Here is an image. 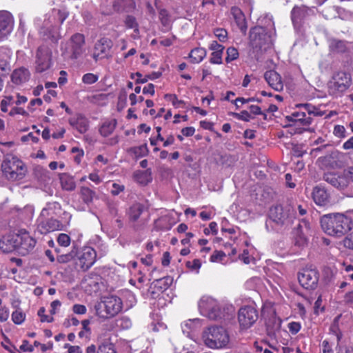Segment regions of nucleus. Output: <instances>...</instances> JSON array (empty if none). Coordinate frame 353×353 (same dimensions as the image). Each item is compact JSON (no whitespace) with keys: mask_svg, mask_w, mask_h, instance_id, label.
Listing matches in <instances>:
<instances>
[{"mask_svg":"<svg viewBox=\"0 0 353 353\" xmlns=\"http://www.w3.org/2000/svg\"><path fill=\"white\" fill-rule=\"evenodd\" d=\"M186 266L192 270H196L198 272L201 266V262L199 259H196L192 261H187Z\"/></svg>","mask_w":353,"mask_h":353,"instance_id":"obj_56","label":"nucleus"},{"mask_svg":"<svg viewBox=\"0 0 353 353\" xmlns=\"http://www.w3.org/2000/svg\"><path fill=\"white\" fill-rule=\"evenodd\" d=\"M264 78L269 85L276 91H281L283 89L281 77L276 71H266L264 74Z\"/></svg>","mask_w":353,"mask_h":353,"instance_id":"obj_21","label":"nucleus"},{"mask_svg":"<svg viewBox=\"0 0 353 353\" xmlns=\"http://www.w3.org/2000/svg\"><path fill=\"white\" fill-rule=\"evenodd\" d=\"M307 10L305 7L295 6L291 12V19L295 27L300 26L302 20L306 17Z\"/></svg>","mask_w":353,"mask_h":353,"instance_id":"obj_24","label":"nucleus"},{"mask_svg":"<svg viewBox=\"0 0 353 353\" xmlns=\"http://www.w3.org/2000/svg\"><path fill=\"white\" fill-rule=\"evenodd\" d=\"M67 17L68 14L65 11L52 9L45 14L43 21L41 19H37V23L43 28H60Z\"/></svg>","mask_w":353,"mask_h":353,"instance_id":"obj_8","label":"nucleus"},{"mask_svg":"<svg viewBox=\"0 0 353 353\" xmlns=\"http://www.w3.org/2000/svg\"><path fill=\"white\" fill-rule=\"evenodd\" d=\"M288 328L292 334H296L299 332L301 329V325L297 322H291L288 325Z\"/></svg>","mask_w":353,"mask_h":353,"instance_id":"obj_63","label":"nucleus"},{"mask_svg":"<svg viewBox=\"0 0 353 353\" xmlns=\"http://www.w3.org/2000/svg\"><path fill=\"white\" fill-rule=\"evenodd\" d=\"M233 115L235 118L244 121H249L252 119L250 114L246 110H243L240 113H233Z\"/></svg>","mask_w":353,"mask_h":353,"instance_id":"obj_54","label":"nucleus"},{"mask_svg":"<svg viewBox=\"0 0 353 353\" xmlns=\"http://www.w3.org/2000/svg\"><path fill=\"white\" fill-rule=\"evenodd\" d=\"M199 308L201 313L210 319L219 320L225 318V309L210 296H203L199 302Z\"/></svg>","mask_w":353,"mask_h":353,"instance_id":"obj_5","label":"nucleus"},{"mask_svg":"<svg viewBox=\"0 0 353 353\" xmlns=\"http://www.w3.org/2000/svg\"><path fill=\"white\" fill-rule=\"evenodd\" d=\"M77 254V251L75 247L73 248L71 252L66 254L60 255L57 257V261L59 263H67L72 260Z\"/></svg>","mask_w":353,"mask_h":353,"instance_id":"obj_42","label":"nucleus"},{"mask_svg":"<svg viewBox=\"0 0 353 353\" xmlns=\"http://www.w3.org/2000/svg\"><path fill=\"white\" fill-rule=\"evenodd\" d=\"M323 180L334 186V188L343 190L349 185L347 176H346V169L342 173L328 172L325 173L323 177Z\"/></svg>","mask_w":353,"mask_h":353,"instance_id":"obj_13","label":"nucleus"},{"mask_svg":"<svg viewBox=\"0 0 353 353\" xmlns=\"http://www.w3.org/2000/svg\"><path fill=\"white\" fill-rule=\"evenodd\" d=\"M202 336L205 345L212 349L225 347L230 341L229 334L222 326L208 327L203 331Z\"/></svg>","mask_w":353,"mask_h":353,"instance_id":"obj_3","label":"nucleus"},{"mask_svg":"<svg viewBox=\"0 0 353 353\" xmlns=\"http://www.w3.org/2000/svg\"><path fill=\"white\" fill-rule=\"evenodd\" d=\"M319 274L316 269L305 268L299 273L298 279L299 283L305 289L313 290L318 283Z\"/></svg>","mask_w":353,"mask_h":353,"instance_id":"obj_9","label":"nucleus"},{"mask_svg":"<svg viewBox=\"0 0 353 353\" xmlns=\"http://www.w3.org/2000/svg\"><path fill=\"white\" fill-rule=\"evenodd\" d=\"M25 319L26 314L21 310H16L12 314V320L15 324H21Z\"/></svg>","mask_w":353,"mask_h":353,"instance_id":"obj_43","label":"nucleus"},{"mask_svg":"<svg viewBox=\"0 0 353 353\" xmlns=\"http://www.w3.org/2000/svg\"><path fill=\"white\" fill-rule=\"evenodd\" d=\"M13 24L12 14L8 11H0V39L6 37L11 32Z\"/></svg>","mask_w":353,"mask_h":353,"instance_id":"obj_18","label":"nucleus"},{"mask_svg":"<svg viewBox=\"0 0 353 353\" xmlns=\"http://www.w3.org/2000/svg\"><path fill=\"white\" fill-rule=\"evenodd\" d=\"M270 218L276 223H282L285 214L283 213V207L281 205H276L270 208Z\"/></svg>","mask_w":353,"mask_h":353,"instance_id":"obj_32","label":"nucleus"},{"mask_svg":"<svg viewBox=\"0 0 353 353\" xmlns=\"http://www.w3.org/2000/svg\"><path fill=\"white\" fill-rule=\"evenodd\" d=\"M272 31L262 26H254L250 30L249 43L254 52L266 50L272 43Z\"/></svg>","mask_w":353,"mask_h":353,"instance_id":"obj_2","label":"nucleus"},{"mask_svg":"<svg viewBox=\"0 0 353 353\" xmlns=\"http://www.w3.org/2000/svg\"><path fill=\"white\" fill-rule=\"evenodd\" d=\"M206 56V50L203 48H196L191 50L189 57L191 62L198 63L201 62Z\"/></svg>","mask_w":353,"mask_h":353,"instance_id":"obj_33","label":"nucleus"},{"mask_svg":"<svg viewBox=\"0 0 353 353\" xmlns=\"http://www.w3.org/2000/svg\"><path fill=\"white\" fill-rule=\"evenodd\" d=\"M108 212L112 216H119V203L113 201H108L107 203Z\"/></svg>","mask_w":353,"mask_h":353,"instance_id":"obj_46","label":"nucleus"},{"mask_svg":"<svg viewBox=\"0 0 353 353\" xmlns=\"http://www.w3.org/2000/svg\"><path fill=\"white\" fill-rule=\"evenodd\" d=\"M57 242L61 246L68 247L70 243V237L64 233L59 234L57 237Z\"/></svg>","mask_w":353,"mask_h":353,"instance_id":"obj_50","label":"nucleus"},{"mask_svg":"<svg viewBox=\"0 0 353 353\" xmlns=\"http://www.w3.org/2000/svg\"><path fill=\"white\" fill-rule=\"evenodd\" d=\"M1 169L6 178L12 181L23 179L26 172L23 163L14 157L5 159L1 164Z\"/></svg>","mask_w":353,"mask_h":353,"instance_id":"obj_6","label":"nucleus"},{"mask_svg":"<svg viewBox=\"0 0 353 353\" xmlns=\"http://www.w3.org/2000/svg\"><path fill=\"white\" fill-rule=\"evenodd\" d=\"M70 58L78 59L84 52L85 37L80 33L74 34L70 39Z\"/></svg>","mask_w":353,"mask_h":353,"instance_id":"obj_16","label":"nucleus"},{"mask_svg":"<svg viewBox=\"0 0 353 353\" xmlns=\"http://www.w3.org/2000/svg\"><path fill=\"white\" fill-rule=\"evenodd\" d=\"M159 19L163 26H167L169 22L167 10L162 9L159 11Z\"/></svg>","mask_w":353,"mask_h":353,"instance_id":"obj_61","label":"nucleus"},{"mask_svg":"<svg viewBox=\"0 0 353 353\" xmlns=\"http://www.w3.org/2000/svg\"><path fill=\"white\" fill-rule=\"evenodd\" d=\"M238 319L241 327L248 329L257 320L258 313L253 307L245 306L239 310Z\"/></svg>","mask_w":353,"mask_h":353,"instance_id":"obj_11","label":"nucleus"},{"mask_svg":"<svg viewBox=\"0 0 353 353\" xmlns=\"http://www.w3.org/2000/svg\"><path fill=\"white\" fill-rule=\"evenodd\" d=\"M312 196L314 203L320 206H325L330 203V195L324 187L321 185L313 188Z\"/></svg>","mask_w":353,"mask_h":353,"instance_id":"obj_19","label":"nucleus"},{"mask_svg":"<svg viewBox=\"0 0 353 353\" xmlns=\"http://www.w3.org/2000/svg\"><path fill=\"white\" fill-rule=\"evenodd\" d=\"M112 47L110 39L103 37L98 40L94 47L92 58L95 61L105 57Z\"/></svg>","mask_w":353,"mask_h":353,"instance_id":"obj_17","label":"nucleus"},{"mask_svg":"<svg viewBox=\"0 0 353 353\" xmlns=\"http://www.w3.org/2000/svg\"><path fill=\"white\" fill-rule=\"evenodd\" d=\"M61 223L57 219L52 218L41 221L38 225V228L42 234L61 230Z\"/></svg>","mask_w":353,"mask_h":353,"instance_id":"obj_22","label":"nucleus"},{"mask_svg":"<svg viewBox=\"0 0 353 353\" xmlns=\"http://www.w3.org/2000/svg\"><path fill=\"white\" fill-rule=\"evenodd\" d=\"M9 317V310L6 307H0V321L5 322Z\"/></svg>","mask_w":353,"mask_h":353,"instance_id":"obj_62","label":"nucleus"},{"mask_svg":"<svg viewBox=\"0 0 353 353\" xmlns=\"http://www.w3.org/2000/svg\"><path fill=\"white\" fill-rule=\"evenodd\" d=\"M134 178L137 182L142 185H147L152 181V170L150 168L145 170H138L134 174Z\"/></svg>","mask_w":353,"mask_h":353,"instance_id":"obj_29","label":"nucleus"},{"mask_svg":"<svg viewBox=\"0 0 353 353\" xmlns=\"http://www.w3.org/2000/svg\"><path fill=\"white\" fill-rule=\"evenodd\" d=\"M231 14L241 32L245 34L248 27L243 12L240 8L234 6L231 8Z\"/></svg>","mask_w":353,"mask_h":353,"instance_id":"obj_23","label":"nucleus"},{"mask_svg":"<svg viewBox=\"0 0 353 353\" xmlns=\"http://www.w3.org/2000/svg\"><path fill=\"white\" fill-rule=\"evenodd\" d=\"M226 54L225 61L227 63L234 61L239 57V52L237 49L234 47H229L226 50Z\"/></svg>","mask_w":353,"mask_h":353,"instance_id":"obj_45","label":"nucleus"},{"mask_svg":"<svg viewBox=\"0 0 353 353\" xmlns=\"http://www.w3.org/2000/svg\"><path fill=\"white\" fill-rule=\"evenodd\" d=\"M16 114H21L23 116H26V115H28V113L22 108L12 107L11 110L9 112V115L11 117H13Z\"/></svg>","mask_w":353,"mask_h":353,"instance_id":"obj_60","label":"nucleus"},{"mask_svg":"<svg viewBox=\"0 0 353 353\" xmlns=\"http://www.w3.org/2000/svg\"><path fill=\"white\" fill-rule=\"evenodd\" d=\"M322 230L329 236L341 237L353 228L351 214L331 213L321 217Z\"/></svg>","mask_w":353,"mask_h":353,"instance_id":"obj_1","label":"nucleus"},{"mask_svg":"<svg viewBox=\"0 0 353 353\" xmlns=\"http://www.w3.org/2000/svg\"><path fill=\"white\" fill-rule=\"evenodd\" d=\"M225 257L224 252L221 250H216L210 256L211 262H221Z\"/></svg>","mask_w":353,"mask_h":353,"instance_id":"obj_52","label":"nucleus"},{"mask_svg":"<svg viewBox=\"0 0 353 353\" xmlns=\"http://www.w3.org/2000/svg\"><path fill=\"white\" fill-rule=\"evenodd\" d=\"M61 210V205L58 202H49L47 203L46 208H44L41 211V216H45L49 214L48 211H53L52 213H55L56 210Z\"/></svg>","mask_w":353,"mask_h":353,"instance_id":"obj_40","label":"nucleus"},{"mask_svg":"<svg viewBox=\"0 0 353 353\" xmlns=\"http://www.w3.org/2000/svg\"><path fill=\"white\" fill-rule=\"evenodd\" d=\"M304 230L307 232L310 230V223L303 219L301 222L298 225V230L300 232V239L303 243H305L307 241L306 237L304 236Z\"/></svg>","mask_w":353,"mask_h":353,"instance_id":"obj_38","label":"nucleus"},{"mask_svg":"<svg viewBox=\"0 0 353 353\" xmlns=\"http://www.w3.org/2000/svg\"><path fill=\"white\" fill-rule=\"evenodd\" d=\"M69 123L81 134L85 133L88 129V121L81 114H78L77 117L70 118Z\"/></svg>","mask_w":353,"mask_h":353,"instance_id":"obj_25","label":"nucleus"},{"mask_svg":"<svg viewBox=\"0 0 353 353\" xmlns=\"http://www.w3.org/2000/svg\"><path fill=\"white\" fill-rule=\"evenodd\" d=\"M333 133L335 136L339 138H344L346 137V130L343 125H335Z\"/></svg>","mask_w":353,"mask_h":353,"instance_id":"obj_53","label":"nucleus"},{"mask_svg":"<svg viewBox=\"0 0 353 353\" xmlns=\"http://www.w3.org/2000/svg\"><path fill=\"white\" fill-rule=\"evenodd\" d=\"M145 210L143 204L140 203H135L132 204L128 210L129 219L132 222H136L140 217L141 214Z\"/></svg>","mask_w":353,"mask_h":353,"instance_id":"obj_27","label":"nucleus"},{"mask_svg":"<svg viewBox=\"0 0 353 353\" xmlns=\"http://www.w3.org/2000/svg\"><path fill=\"white\" fill-rule=\"evenodd\" d=\"M97 258L96 251L91 247H84L79 253V265L83 271L90 268L95 263Z\"/></svg>","mask_w":353,"mask_h":353,"instance_id":"obj_12","label":"nucleus"},{"mask_svg":"<svg viewBox=\"0 0 353 353\" xmlns=\"http://www.w3.org/2000/svg\"><path fill=\"white\" fill-rule=\"evenodd\" d=\"M51 53L46 48L39 47L36 54V70L42 72L50 66Z\"/></svg>","mask_w":353,"mask_h":353,"instance_id":"obj_15","label":"nucleus"},{"mask_svg":"<svg viewBox=\"0 0 353 353\" xmlns=\"http://www.w3.org/2000/svg\"><path fill=\"white\" fill-rule=\"evenodd\" d=\"M343 244L345 248L353 250V232L345 237Z\"/></svg>","mask_w":353,"mask_h":353,"instance_id":"obj_55","label":"nucleus"},{"mask_svg":"<svg viewBox=\"0 0 353 353\" xmlns=\"http://www.w3.org/2000/svg\"><path fill=\"white\" fill-rule=\"evenodd\" d=\"M0 249L3 252L8 253L12 252L13 250H15V248L14 247V243L8 244L5 241H0Z\"/></svg>","mask_w":353,"mask_h":353,"instance_id":"obj_59","label":"nucleus"},{"mask_svg":"<svg viewBox=\"0 0 353 353\" xmlns=\"http://www.w3.org/2000/svg\"><path fill=\"white\" fill-rule=\"evenodd\" d=\"M214 33L219 41L225 42L228 40V32L225 29L216 28Z\"/></svg>","mask_w":353,"mask_h":353,"instance_id":"obj_48","label":"nucleus"},{"mask_svg":"<svg viewBox=\"0 0 353 353\" xmlns=\"http://www.w3.org/2000/svg\"><path fill=\"white\" fill-rule=\"evenodd\" d=\"M329 48L331 52L334 53L344 52L346 50L345 42L336 39L329 40Z\"/></svg>","mask_w":353,"mask_h":353,"instance_id":"obj_31","label":"nucleus"},{"mask_svg":"<svg viewBox=\"0 0 353 353\" xmlns=\"http://www.w3.org/2000/svg\"><path fill=\"white\" fill-rule=\"evenodd\" d=\"M352 85V76L350 73L339 71L335 72L328 83L329 94L334 97H340Z\"/></svg>","mask_w":353,"mask_h":353,"instance_id":"obj_4","label":"nucleus"},{"mask_svg":"<svg viewBox=\"0 0 353 353\" xmlns=\"http://www.w3.org/2000/svg\"><path fill=\"white\" fill-rule=\"evenodd\" d=\"M80 193L82 200L86 204L92 203L96 197V192L88 187H81Z\"/></svg>","mask_w":353,"mask_h":353,"instance_id":"obj_36","label":"nucleus"},{"mask_svg":"<svg viewBox=\"0 0 353 353\" xmlns=\"http://www.w3.org/2000/svg\"><path fill=\"white\" fill-rule=\"evenodd\" d=\"M223 51L212 52L211 54L210 63L213 64H221L222 63V54Z\"/></svg>","mask_w":353,"mask_h":353,"instance_id":"obj_51","label":"nucleus"},{"mask_svg":"<svg viewBox=\"0 0 353 353\" xmlns=\"http://www.w3.org/2000/svg\"><path fill=\"white\" fill-rule=\"evenodd\" d=\"M161 75V72H152L151 74L145 75L143 78H142V77L137 78L135 82L136 83H145L148 81V79L154 80L159 78Z\"/></svg>","mask_w":353,"mask_h":353,"instance_id":"obj_47","label":"nucleus"},{"mask_svg":"<svg viewBox=\"0 0 353 353\" xmlns=\"http://www.w3.org/2000/svg\"><path fill=\"white\" fill-rule=\"evenodd\" d=\"M14 105V97L12 96L5 97L4 99L1 101V110L3 112H7L8 111V107L12 106Z\"/></svg>","mask_w":353,"mask_h":353,"instance_id":"obj_44","label":"nucleus"},{"mask_svg":"<svg viewBox=\"0 0 353 353\" xmlns=\"http://www.w3.org/2000/svg\"><path fill=\"white\" fill-rule=\"evenodd\" d=\"M97 353H117V352L114 344L106 341L99 346Z\"/></svg>","mask_w":353,"mask_h":353,"instance_id":"obj_39","label":"nucleus"},{"mask_svg":"<svg viewBox=\"0 0 353 353\" xmlns=\"http://www.w3.org/2000/svg\"><path fill=\"white\" fill-rule=\"evenodd\" d=\"M116 125L117 121L115 119L109 121H105L101 126L99 129V132L103 137H108L113 132L116 128Z\"/></svg>","mask_w":353,"mask_h":353,"instance_id":"obj_34","label":"nucleus"},{"mask_svg":"<svg viewBox=\"0 0 353 353\" xmlns=\"http://www.w3.org/2000/svg\"><path fill=\"white\" fill-rule=\"evenodd\" d=\"M61 187L63 190L67 191L74 190L76 188V183L72 176L63 173L59 176Z\"/></svg>","mask_w":353,"mask_h":353,"instance_id":"obj_30","label":"nucleus"},{"mask_svg":"<svg viewBox=\"0 0 353 353\" xmlns=\"http://www.w3.org/2000/svg\"><path fill=\"white\" fill-rule=\"evenodd\" d=\"M12 241L15 250L23 256L32 251L36 245V240L25 230H21Z\"/></svg>","mask_w":353,"mask_h":353,"instance_id":"obj_7","label":"nucleus"},{"mask_svg":"<svg viewBox=\"0 0 353 353\" xmlns=\"http://www.w3.org/2000/svg\"><path fill=\"white\" fill-rule=\"evenodd\" d=\"M103 303L107 314L106 318L116 316L122 309L121 299L117 296L105 297Z\"/></svg>","mask_w":353,"mask_h":353,"instance_id":"obj_14","label":"nucleus"},{"mask_svg":"<svg viewBox=\"0 0 353 353\" xmlns=\"http://www.w3.org/2000/svg\"><path fill=\"white\" fill-rule=\"evenodd\" d=\"M46 309L42 307L38 311V315L41 317V322H52L54 321L53 317L49 316L45 314Z\"/></svg>","mask_w":353,"mask_h":353,"instance_id":"obj_57","label":"nucleus"},{"mask_svg":"<svg viewBox=\"0 0 353 353\" xmlns=\"http://www.w3.org/2000/svg\"><path fill=\"white\" fill-rule=\"evenodd\" d=\"M30 75L28 70L24 68L14 70L11 76L12 81L17 85H21L29 79Z\"/></svg>","mask_w":353,"mask_h":353,"instance_id":"obj_26","label":"nucleus"},{"mask_svg":"<svg viewBox=\"0 0 353 353\" xmlns=\"http://www.w3.org/2000/svg\"><path fill=\"white\" fill-rule=\"evenodd\" d=\"M124 23L128 28L134 29V32L136 33H139V24L137 21V19L134 17L132 15H127Z\"/></svg>","mask_w":353,"mask_h":353,"instance_id":"obj_37","label":"nucleus"},{"mask_svg":"<svg viewBox=\"0 0 353 353\" xmlns=\"http://www.w3.org/2000/svg\"><path fill=\"white\" fill-rule=\"evenodd\" d=\"M298 108H303L305 113L307 112L309 114V117L311 115L315 117H321L324 114L323 112L319 110L315 106L312 105L310 103H299L296 105Z\"/></svg>","mask_w":353,"mask_h":353,"instance_id":"obj_35","label":"nucleus"},{"mask_svg":"<svg viewBox=\"0 0 353 353\" xmlns=\"http://www.w3.org/2000/svg\"><path fill=\"white\" fill-rule=\"evenodd\" d=\"M336 349V353H353V347L350 346H341L338 344Z\"/></svg>","mask_w":353,"mask_h":353,"instance_id":"obj_64","label":"nucleus"},{"mask_svg":"<svg viewBox=\"0 0 353 353\" xmlns=\"http://www.w3.org/2000/svg\"><path fill=\"white\" fill-rule=\"evenodd\" d=\"M295 120L303 125H309L311 124L312 119L311 117H306V114H305V117L301 115L298 117H295Z\"/></svg>","mask_w":353,"mask_h":353,"instance_id":"obj_58","label":"nucleus"},{"mask_svg":"<svg viewBox=\"0 0 353 353\" xmlns=\"http://www.w3.org/2000/svg\"><path fill=\"white\" fill-rule=\"evenodd\" d=\"M39 33L43 40L54 45H57L61 38L59 28L40 27Z\"/></svg>","mask_w":353,"mask_h":353,"instance_id":"obj_20","label":"nucleus"},{"mask_svg":"<svg viewBox=\"0 0 353 353\" xmlns=\"http://www.w3.org/2000/svg\"><path fill=\"white\" fill-rule=\"evenodd\" d=\"M134 0H114L111 8H106L104 5L100 7L101 13L103 15H110L116 12H130L135 8Z\"/></svg>","mask_w":353,"mask_h":353,"instance_id":"obj_10","label":"nucleus"},{"mask_svg":"<svg viewBox=\"0 0 353 353\" xmlns=\"http://www.w3.org/2000/svg\"><path fill=\"white\" fill-rule=\"evenodd\" d=\"M131 150L137 157L147 156L149 152L146 143L143 144L139 147L132 148Z\"/></svg>","mask_w":353,"mask_h":353,"instance_id":"obj_41","label":"nucleus"},{"mask_svg":"<svg viewBox=\"0 0 353 353\" xmlns=\"http://www.w3.org/2000/svg\"><path fill=\"white\" fill-rule=\"evenodd\" d=\"M99 79V76L93 73L85 74L82 77V81L85 84H92L97 82Z\"/></svg>","mask_w":353,"mask_h":353,"instance_id":"obj_49","label":"nucleus"},{"mask_svg":"<svg viewBox=\"0 0 353 353\" xmlns=\"http://www.w3.org/2000/svg\"><path fill=\"white\" fill-rule=\"evenodd\" d=\"M172 282L173 279L171 276H167L155 279L152 282L150 288H154L159 291H164L172 285Z\"/></svg>","mask_w":353,"mask_h":353,"instance_id":"obj_28","label":"nucleus"}]
</instances>
